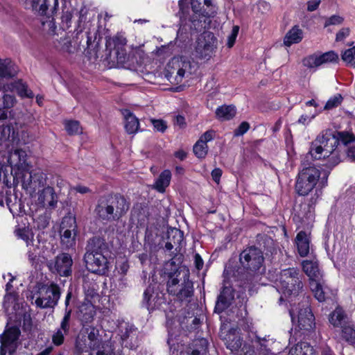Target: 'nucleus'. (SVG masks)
Listing matches in <instances>:
<instances>
[{
	"instance_id": "54",
	"label": "nucleus",
	"mask_w": 355,
	"mask_h": 355,
	"mask_svg": "<svg viewBox=\"0 0 355 355\" xmlns=\"http://www.w3.org/2000/svg\"><path fill=\"white\" fill-rule=\"evenodd\" d=\"M67 333H64L61 329H58L57 331L52 336V342L54 345L59 346L64 343V335Z\"/></svg>"
},
{
	"instance_id": "21",
	"label": "nucleus",
	"mask_w": 355,
	"mask_h": 355,
	"mask_svg": "<svg viewBox=\"0 0 355 355\" xmlns=\"http://www.w3.org/2000/svg\"><path fill=\"white\" fill-rule=\"evenodd\" d=\"M96 314L94 306L89 301H84L79 306L78 315L81 322L88 324L93 321Z\"/></svg>"
},
{
	"instance_id": "20",
	"label": "nucleus",
	"mask_w": 355,
	"mask_h": 355,
	"mask_svg": "<svg viewBox=\"0 0 355 355\" xmlns=\"http://www.w3.org/2000/svg\"><path fill=\"white\" fill-rule=\"evenodd\" d=\"M303 271L309 277V284L313 282L321 281L322 274L316 261L304 260L302 263Z\"/></svg>"
},
{
	"instance_id": "4",
	"label": "nucleus",
	"mask_w": 355,
	"mask_h": 355,
	"mask_svg": "<svg viewBox=\"0 0 355 355\" xmlns=\"http://www.w3.org/2000/svg\"><path fill=\"white\" fill-rule=\"evenodd\" d=\"M277 286L285 296L297 295L303 288L299 270L294 268L283 270Z\"/></svg>"
},
{
	"instance_id": "18",
	"label": "nucleus",
	"mask_w": 355,
	"mask_h": 355,
	"mask_svg": "<svg viewBox=\"0 0 355 355\" xmlns=\"http://www.w3.org/2000/svg\"><path fill=\"white\" fill-rule=\"evenodd\" d=\"M110 203L113 207V214L115 220H118L129 209V203L126 199L120 195H116L109 198Z\"/></svg>"
},
{
	"instance_id": "56",
	"label": "nucleus",
	"mask_w": 355,
	"mask_h": 355,
	"mask_svg": "<svg viewBox=\"0 0 355 355\" xmlns=\"http://www.w3.org/2000/svg\"><path fill=\"white\" fill-rule=\"evenodd\" d=\"M239 31V26H234L232 30V33L230 35L228 36L227 38V46L229 48H231L234 46L236 38L238 35Z\"/></svg>"
},
{
	"instance_id": "50",
	"label": "nucleus",
	"mask_w": 355,
	"mask_h": 355,
	"mask_svg": "<svg viewBox=\"0 0 355 355\" xmlns=\"http://www.w3.org/2000/svg\"><path fill=\"white\" fill-rule=\"evenodd\" d=\"M71 310L65 309V313L60 322V326L59 329H61L64 333H67L69 331L70 327V320H71Z\"/></svg>"
},
{
	"instance_id": "30",
	"label": "nucleus",
	"mask_w": 355,
	"mask_h": 355,
	"mask_svg": "<svg viewBox=\"0 0 355 355\" xmlns=\"http://www.w3.org/2000/svg\"><path fill=\"white\" fill-rule=\"evenodd\" d=\"M208 343L205 338L195 340L191 347H188L187 355H201L205 353L207 349Z\"/></svg>"
},
{
	"instance_id": "9",
	"label": "nucleus",
	"mask_w": 355,
	"mask_h": 355,
	"mask_svg": "<svg viewBox=\"0 0 355 355\" xmlns=\"http://www.w3.org/2000/svg\"><path fill=\"white\" fill-rule=\"evenodd\" d=\"M240 262L247 270L255 272L262 266L263 256L257 248L250 247L244 250L240 254Z\"/></svg>"
},
{
	"instance_id": "39",
	"label": "nucleus",
	"mask_w": 355,
	"mask_h": 355,
	"mask_svg": "<svg viewBox=\"0 0 355 355\" xmlns=\"http://www.w3.org/2000/svg\"><path fill=\"white\" fill-rule=\"evenodd\" d=\"M14 87L16 89L19 96L22 98H33L34 97V94L33 92L28 89L27 85L23 83L21 80L15 82Z\"/></svg>"
},
{
	"instance_id": "46",
	"label": "nucleus",
	"mask_w": 355,
	"mask_h": 355,
	"mask_svg": "<svg viewBox=\"0 0 355 355\" xmlns=\"http://www.w3.org/2000/svg\"><path fill=\"white\" fill-rule=\"evenodd\" d=\"M58 44L59 45L57 46V48L59 49L60 51L69 53L73 52L75 48L73 46L71 41L69 37L61 38Z\"/></svg>"
},
{
	"instance_id": "59",
	"label": "nucleus",
	"mask_w": 355,
	"mask_h": 355,
	"mask_svg": "<svg viewBox=\"0 0 355 355\" xmlns=\"http://www.w3.org/2000/svg\"><path fill=\"white\" fill-rule=\"evenodd\" d=\"M114 51L118 62L123 63L126 61L127 53L125 48Z\"/></svg>"
},
{
	"instance_id": "25",
	"label": "nucleus",
	"mask_w": 355,
	"mask_h": 355,
	"mask_svg": "<svg viewBox=\"0 0 355 355\" xmlns=\"http://www.w3.org/2000/svg\"><path fill=\"white\" fill-rule=\"evenodd\" d=\"M347 315L345 311L340 307L336 308L329 315V322L336 327H341L349 324L347 322Z\"/></svg>"
},
{
	"instance_id": "51",
	"label": "nucleus",
	"mask_w": 355,
	"mask_h": 355,
	"mask_svg": "<svg viewBox=\"0 0 355 355\" xmlns=\"http://www.w3.org/2000/svg\"><path fill=\"white\" fill-rule=\"evenodd\" d=\"M168 239L171 240L175 245H180L183 240V234L181 231L173 229L168 232Z\"/></svg>"
},
{
	"instance_id": "3",
	"label": "nucleus",
	"mask_w": 355,
	"mask_h": 355,
	"mask_svg": "<svg viewBox=\"0 0 355 355\" xmlns=\"http://www.w3.org/2000/svg\"><path fill=\"white\" fill-rule=\"evenodd\" d=\"M167 292L179 300H187L193 293V282L189 279L188 271L175 270L168 275Z\"/></svg>"
},
{
	"instance_id": "47",
	"label": "nucleus",
	"mask_w": 355,
	"mask_h": 355,
	"mask_svg": "<svg viewBox=\"0 0 355 355\" xmlns=\"http://www.w3.org/2000/svg\"><path fill=\"white\" fill-rule=\"evenodd\" d=\"M345 19L340 15H333L325 18L324 27L327 28L329 26H340L343 24Z\"/></svg>"
},
{
	"instance_id": "22",
	"label": "nucleus",
	"mask_w": 355,
	"mask_h": 355,
	"mask_svg": "<svg viewBox=\"0 0 355 355\" xmlns=\"http://www.w3.org/2000/svg\"><path fill=\"white\" fill-rule=\"evenodd\" d=\"M96 211L98 216L103 220H115L113 207L110 203L109 198L105 200H101L96 208Z\"/></svg>"
},
{
	"instance_id": "26",
	"label": "nucleus",
	"mask_w": 355,
	"mask_h": 355,
	"mask_svg": "<svg viewBox=\"0 0 355 355\" xmlns=\"http://www.w3.org/2000/svg\"><path fill=\"white\" fill-rule=\"evenodd\" d=\"M125 117V129L128 134H135L139 127L138 119L134 116L129 110H125L123 112Z\"/></svg>"
},
{
	"instance_id": "16",
	"label": "nucleus",
	"mask_w": 355,
	"mask_h": 355,
	"mask_svg": "<svg viewBox=\"0 0 355 355\" xmlns=\"http://www.w3.org/2000/svg\"><path fill=\"white\" fill-rule=\"evenodd\" d=\"M37 204L42 207L54 208L58 202L57 195L51 186H45L37 191Z\"/></svg>"
},
{
	"instance_id": "40",
	"label": "nucleus",
	"mask_w": 355,
	"mask_h": 355,
	"mask_svg": "<svg viewBox=\"0 0 355 355\" xmlns=\"http://www.w3.org/2000/svg\"><path fill=\"white\" fill-rule=\"evenodd\" d=\"M70 230V232H77V225L75 217L72 216H67L62 218L60 224V230Z\"/></svg>"
},
{
	"instance_id": "58",
	"label": "nucleus",
	"mask_w": 355,
	"mask_h": 355,
	"mask_svg": "<svg viewBox=\"0 0 355 355\" xmlns=\"http://www.w3.org/2000/svg\"><path fill=\"white\" fill-rule=\"evenodd\" d=\"M350 29L349 28L345 27L342 28L338 31V32L336 35V41L341 42L343 41L346 37L349 35Z\"/></svg>"
},
{
	"instance_id": "29",
	"label": "nucleus",
	"mask_w": 355,
	"mask_h": 355,
	"mask_svg": "<svg viewBox=\"0 0 355 355\" xmlns=\"http://www.w3.org/2000/svg\"><path fill=\"white\" fill-rule=\"evenodd\" d=\"M288 355H314V349L309 343L300 342L290 349Z\"/></svg>"
},
{
	"instance_id": "6",
	"label": "nucleus",
	"mask_w": 355,
	"mask_h": 355,
	"mask_svg": "<svg viewBox=\"0 0 355 355\" xmlns=\"http://www.w3.org/2000/svg\"><path fill=\"white\" fill-rule=\"evenodd\" d=\"M191 73L189 60L184 57H174L166 65L165 76L171 83L180 84L186 75Z\"/></svg>"
},
{
	"instance_id": "61",
	"label": "nucleus",
	"mask_w": 355,
	"mask_h": 355,
	"mask_svg": "<svg viewBox=\"0 0 355 355\" xmlns=\"http://www.w3.org/2000/svg\"><path fill=\"white\" fill-rule=\"evenodd\" d=\"M250 128V125L247 122H242L239 128L235 131V135H243L245 134Z\"/></svg>"
},
{
	"instance_id": "28",
	"label": "nucleus",
	"mask_w": 355,
	"mask_h": 355,
	"mask_svg": "<svg viewBox=\"0 0 355 355\" xmlns=\"http://www.w3.org/2000/svg\"><path fill=\"white\" fill-rule=\"evenodd\" d=\"M171 180V171L169 170H164L155 182L153 188L159 193H164L166 188L169 186Z\"/></svg>"
},
{
	"instance_id": "43",
	"label": "nucleus",
	"mask_w": 355,
	"mask_h": 355,
	"mask_svg": "<svg viewBox=\"0 0 355 355\" xmlns=\"http://www.w3.org/2000/svg\"><path fill=\"white\" fill-rule=\"evenodd\" d=\"M15 234L17 238L24 240L27 245H29L30 243L33 242V234L28 229L25 227L18 228L15 230Z\"/></svg>"
},
{
	"instance_id": "62",
	"label": "nucleus",
	"mask_w": 355,
	"mask_h": 355,
	"mask_svg": "<svg viewBox=\"0 0 355 355\" xmlns=\"http://www.w3.org/2000/svg\"><path fill=\"white\" fill-rule=\"evenodd\" d=\"M67 184L66 181L63 180L60 176L59 175H55L52 178L51 184L52 185H56L59 188H62L65 186Z\"/></svg>"
},
{
	"instance_id": "60",
	"label": "nucleus",
	"mask_w": 355,
	"mask_h": 355,
	"mask_svg": "<svg viewBox=\"0 0 355 355\" xmlns=\"http://www.w3.org/2000/svg\"><path fill=\"white\" fill-rule=\"evenodd\" d=\"M319 197H320V193L318 192V191H316L315 193H314L313 196H312L311 198L310 199V202L308 205L309 210V216H307V218H311L313 216V214H312V211L311 209H312V206L316 203Z\"/></svg>"
},
{
	"instance_id": "13",
	"label": "nucleus",
	"mask_w": 355,
	"mask_h": 355,
	"mask_svg": "<svg viewBox=\"0 0 355 355\" xmlns=\"http://www.w3.org/2000/svg\"><path fill=\"white\" fill-rule=\"evenodd\" d=\"M20 330L17 327L8 328L1 337L0 355H12L15 352Z\"/></svg>"
},
{
	"instance_id": "27",
	"label": "nucleus",
	"mask_w": 355,
	"mask_h": 355,
	"mask_svg": "<svg viewBox=\"0 0 355 355\" xmlns=\"http://www.w3.org/2000/svg\"><path fill=\"white\" fill-rule=\"evenodd\" d=\"M303 38L302 31L297 26L293 27L285 35L284 44L290 46L293 44L299 43Z\"/></svg>"
},
{
	"instance_id": "44",
	"label": "nucleus",
	"mask_w": 355,
	"mask_h": 355,
	"mask_svg": "<svg viewBox=\"0 0 355 355\" xmlns=\"http://www.w3.org/2000/svg\"><path fill=\"white\" fill-rule=\"evenodd\" d=\"M193 153L198 158H205L207 154L208 146L202 141L198 140L193 146Z\"/></svg>"
},
{
	"instance_id": "32",
	"label": "nucleus",
	"mask_w": 355,
	"mask_h": 355,
	"mask_svg": "<svg viewBox=\"0 0 355 355\" xmlns=\"http://www.w3.org/2000/svg\"><path fill=\"white\" fill-rule=\"evenodd\" d=\"M41 15L40 22L42 31L47 35L53 36L58 35L56 33L57 27L54 19L51 16Z\"/></svg>"
},
{
	"instance_id": "52",
	"label": "nucleus",
	"mask_w": 355,
	"mask_h": 355,
	"mask_svg": "<svg viewBox=\"0 0 355 355\" xmlns=\"http://www.w3.org/2000/svg\"><path fill=\"white\" fill-rule=\"evenodd\" d=\"M343 97L340 94H337L334 97L329 98L326 103L324 109L331 110L334 107H338L342 102Z\"/></svg>"
},
{
	"instance_id": "64",
	"label": "nucleus",
	"mask_w": 355,
	"mask_h": 355,
	"mask_svg": "<svg viewBox=\"0 0 355 355\" xmlns=\"http://www.w3.org/2000/svg\"><path fill=\"white\" fill-rule=\"evenodd\" d=\"M221 175H222V170L219 168H214L211 171L212 179L216 183H219Z\"/></svg>"
},
{
	"instance_id": "57",
	"label": "nucleus",
	"mask_w": 355,
	"mask_h": 355,
	"mask_svg": "<svg viewBox=\"0 0 355 355\" xmlns=\"http://www.w3.org/2000/svg\"><path fill=\"white\" fill-rule=\"evenodd\" d=\"M89 339L90 340L89 346V348L91 349V350L94 352L96 349H97V351L95 353L92 352L89 355H109V354L105 352L104 350L98 349V347H96V345L98 343V340H91L90 336H89Z\"/></svg>"
},
{
	"instance_id": "19",
	"label": "nucleus",
	"mask_w": 355,
	"mask_h": 355,
	"mask_svg": "<svg viewBox=\"0 0 355 355\" xmlns=\"http://www.w3.org/2000/svg\"><path fill=\"white\" fill-rule=\"evenodd\" d=\"M234 299L233 289L231 286H224L215 306V309L220 313L227 309Z\"/></svg>"
},
{
	"instance_id": "12",
	"label": "nucleus",
	"mask_w": 355,
	"mask_h": 355,
	"mask_svg": "<svg viewBox=\"0 0 355 355\" xmlns=\"http://www.w3.org/2000/svg\"><path fill=\"white\" fill-rule=\"evenodd\" d=\"M289 314L292 322H297L300 329L311 331L315 327L314 316L308 306L298 311L293 307L290 309Z\"/></svg>"
},
{
	"instance_id": "42",
	"label": "nucleus",
	"mask_w": 355,
	"mask_h": 355,
	"mask_svg": "<svg viewBox=\"0 0 355 355\" xmlns=\"http://www.w3.org/2000/svg\"><path fill=\"white\" fill-rule=\"evenodd\" d=\"M302 64L304 67L310 69H316L317 67L321 66L320 60L319 59L318 55L317 54H313L304 58L302 60Z\"/></svg>"
},
{
	"instance_id": "63",
	"label": "nucleus",
	"mask_w": 355,
	"mask_h": 355,
	"mask_svg": "<svg viewBox=\"0 0 355 355\" xmlns=\"http://www.w3.org/2000/svg\"><path fill=\"white\" fill-rule=\"evenodd\" d=\"M214 135V132L212 130H209L205 132L198 140L203 141L207 144V143L213 139Z\"/></svg>"
},
{
	"instance_id": "41",
	"label": "nucleus",
	"mask_w": 355,
	"mask_h": 355,
	"mask_svg": "<svg viewBox=\"0 0 355 355\" xmlns=\"http://www.w3.org/2000/svg\"><path fill=\"white\" fill-rule=\"evenodd\" d=\"M64 128L67 133L70 135L81 133L82 130L80 123L78 121L68 120L64 122Z\"/></svg>"
},
{
	"instance_id": "5",
	"label": "nucleus",
	"mask_w": 355,
	"mask_h": 355,
	"mask_svg": "<svg viewBox=\"0 0 355 355\" xmlns=\"http://www.w3.org/2000/svg\"><path fill=\"white\" fill-rule=\"evenodd\" d=\"M47 175L40 168L28 171L16 178V184L21 183L22 188L31 196L46 185Z\"/></svg>"
},
{
	"instance_id": "38",
	"label": "nucleus",
	"mask_w": 355,
	"mask_h": 355,
	"mask_svg": "<svg viewBox=\"0 0 355 355\" xmlns=\"http://www.w3.org/2000/svg\"><path fill=\"white\" fill-rule=\"evenodd\" d=\"M342 338L348 343L355 347V329L349 323L343 327Z\"/></svg>"
},
{
	"instance_id": "15",
	"label": "nucleus",
	"mask_w": 355,
	"mask_h": 355,
	"mask_svg": "<svg viewBox=\"0 0 355 355\" xmlns=\"http://www.w3.org/2000/svg\"><path fill=\"white\" fill-rule=\"evenodd\" d=\"M164 294L155 291L154 287L149 286L144 293L142 304L148 311L159 308L164 303Z\"/></svg>"
},
{
	"instance_id": "24",
	"label": "nucleus",
	"mask_w": 355,
	"mask_h": 355,
	"mask_svg": "<svg viewBox=\"0 0 355 355\" xmlns=\"http://www.w3.org/2000/svg\"><path fill=\"white\" fill-rule=\"evenodd\" d=\"M295 244L300 257H304L309 253L310 239L304 231H300L295 237Z\"/></svg>"
},
{
	"instance_id": "37",
	"label": "nucleus",
	"mask_w": 355,
	"mask_h": 355,
	"mask_svg": "<svg viewBox=\"0 0 355 355\" xmlns=\"http://www.w3.org/2000/svg\"><path fill=\"white\" fill-rule=\"evenodd\" d=\"M17 103L15 96L10 94H3L0 98V111H6L12 108Z\"/></svg>"
},
{
	"instance_id": "33",
	"label": "nucleus",
	"mask_w": 355,
	"mask_h": 355,
	"mask_svg": "<svg viewBox=\"0 0 355 355\" xmlns=\"http://www.w3.org/2000/svg\"><path fill=\"white\" fill-rule=\"evenodd\" d=\"M61 245L63 248L70 249L76 245V236L77 232H70V230L60 231Z\"/></svg>"
},
{
	"instance_id": "34",
	"label": "nucleus",
	"mask_w": 355,
	"mask_h": 355,
	"mask_svg": "<svg viewBox=\"0 0 355 355\" xmlns=\"http://www.w3.org/2000/svg\"><path fill=\"white\" fill-rule=\"evenodd\" d=\"M225 344L227 349L232 352H236L242 346V339L240 336L235 334L234 331H230L227 335Z\"/></svg>"
},
{
	"instance_id": "36",
	"label": "nucleus",
	"mask_w": 355,
	"mask_h": 355,
	"mask_svg": "<svg viewBox=\"0 0 355 355\" xmlns=\"http://www.w3.org/2000/svg\"><path fill=\"white\" fill-rule=\"evenodd\" d=\"M323 279L321 281L313 282L310 284V288L313 292L314 297L319 302H324L326 299L325 292L323 288Z\"/></svg>"
},
{
	"instance_id": "7",
	"label": "nucleus",
	"mask_w": 355,
	"mask_h": 355,
	"mask_svg": "<svg viewBox=\"0 0 355 355\" xmlns=\"http://www.w3.org/2000/svg\"><path fill=\"white\" fill-rule=\"evenodd\" d=\"M320 176L319 169L310 166L304 168L298 175L295 190L300 196H306L315 187Z\"/></svg>"
},
{
	"instance_id": "1",
	"label": "nucleus",
	"mask_w": 355,
	"mask_h": 355,
	"mask_svg": "<svg viewBox=\"0 0 355 355\" xmlns=\"http://www.w3.org/2000/svg\"><path fill=\"white\" fill-rule=\"evenodd\" d=\"M354 140L355 137L351 133L327 129L311 142L308 154L314 159H327L330 166H335L341 161L340 141L345 146Z\"/></svg>"
},
{
	"instance_id": "31",
	"label": "nucleus",
	"mask_w": 355,
	"mask_h": 355,
	"mask_svg": "<svg viewBox=\"0 0 355 355\" xmlns=\"http://www.w3.org/2000/svg\"><path fill=\"white\" fill-rule=\"evenodd\" d=\"M127 40L122 35H116L113 37L106 39V48L110 52L119 49H124L126 45Z\"/></svg>"
},
{
	"instance_id": "35",
	"label": "nucleus",
	"mask_w": 355,
	"mask_h": 355,
	"mask_svg": "<svg viewBox=\"0 0 355 355\" xmlns=\"http://www.w3.org/2000/svg\"><path fill=\"white\" fill-rule=\"evenodd\" d=\"M216 114L223 120H230L236 114V109L233 105H223L216 109Z\"/></svg>"
},
{
	"instance_id": "14",
	"label": "nucleus",
	"mask_w": 355,
	"mask_h": 355,
	"mask_svg": "<svg viewBox=\"0 0 355 355\" xmlns=\"http://www.w3.org/2000/svg\"><path fill=\"white\" fill-rule=\"evenodd\" d=\"M72 263L71 257L67 253H62L58 255L54 261H49L48 266L52 272L67 277L71 273Z\"/></svg>"
},
{
	"instance_id": "49",
	"label": "nucleus",
	"mask_w": 355,
	"mask_h": 355,
	"mask_svg": "<svg viewBox=\"0 0 355 355\" xmlns=\"http://www.w3.org/2000/svg\"><path fill=\"white\" fill-rule=\"evenodd\" d=\"M318 57L320 60L321 65L326 63L336 62L338 60V54L333 51L318 55Z\"/></svg>"
},
{
	"instance_id": "48",
	"label": "nucleus",
	"mask_w": 355,
	"mask_h": 355,
	"mask_svg": "<svg viewBox=\"0 0 355 355\" xmlns=\"http://www.w3.org/2000/svg\"><path fill=\"white\" fill-rule=\"evenodd\" d=\"M47 0H32L33 9L38 12L40 15L46 14L48 9Z\"/></svg>"
},
{
	"instance_id": "2",
	"label": "nucleus",
	"mask_w": 355,
	"mask_h": 355,
	"mask_svg": "<svg viewBox=\"0 0 355 355\" xmlns=\"http://www.w3.org/2000/svg\"><path fill=\"white\" fill-rule=\"evenodd\" d=\"M84 255L87 269L95 274L105 275L108 271V246L104 239L93 237L88 240Z\"/></svg>"
},
{
	"instance_id": "55",
	"label": "nucleus",
	"mask_w": 355,
	"mask_h": 355,
	"mask_svg": "<svg viewBox=\"0 0 355 355\" xmlns=\"http://www.w3.org/2000/svg\"><path fill=\"white\" fill-rule=\"evenodd\" d=\"M150 121L157 131L164 132L166 130L167 125L164 121L162 119H151Z\"/></svg>"
},
{
	"instance_id": "45",
	"label": "nucleus",
	"mask_w": 355,
	"mask_h": 355,
	"mask_svg": "<svg viewBox=\"0 0 355 355\" xmlns=\"http://www.w3.org/2000/svg\"><path fill=\"white\" fill-rule=\"evenodd\" d=\"M342 59L347 64L355 67V46L345 51Z\"/></svg>"
},
{
	"instance_id": "10",
	"label": "nucleus",
	"mask_w": 355,
	"mask_h": 355,
	"mask_svg": "<svg viewBox=\"0 0 355 355\" xmlns=\"http://www.w3.org/2000/svg\"><path fill=\"white\" fill-rule=\"evenodd\" d=\"M8 162L11 167L14 182H15L16 178L30 170V166L27 162V154L21 149H15L11 151L9 153Z\"/></svg>"
},
{
	"instance_id": "53",
	"label": "nucleus",
	"mask_w": 355,
	"mask_h": 355,
	"mask_svg": "<svg viewBox=\"0 0 355 355\" xmlns=\"http://www.w3.org/2000/svg\"><path fill=\"white\" fill-rule=\"evenodd\" d=\"M71 18L72 14L70 11L63 12L61 17V24L63 30H67L71 26Z\"/></svg>"
},
{
	"instance_id": "23",
	"label": "nucleus",
	"mask_w": 355,
	"mask_h": 355,
	"mask_svg": "<svg viewBox=\"0 0 355 355\" xmlns=\"http://www.w3.org/2000/svg\"><path fill=\"white\" fill-rule=\"evenodd\" d=\"M17 66L10 60H0V80L8 79L17 76L18 73ZM1 85L0 84V87Z\"/></svg>"
},
{
	"instance_id": "8",
	"label": "nucleus",
	"mask_w": 355,
	"mask_h": 355,
	"mask_svg": "<svg viewBox=\"0 0 355 355\" xmlns=\"http://www.w3.org/2000/svg\"><path fill=\"white\" fill-rule=\"evenodd\" d=\"M60 297L59 286L55 284L42 286L38 291L35 299L36 306L41 309L54 308Z\"/></svg>"
},
{
	"instance_id": "11",
	"label": "nucleus",
	"mask_w": 355,
	"mask_h": 355,
	"mask_svg": "<svg viewBox=\"0 0 355 355\" xmlns=\"http://www.w3.org/2000/svg\"><path fill=\"white\" fill-rule=\"evenodd\" d=\"M217 40L211 32L202 33L197 41L196 52L197 56L201 59L209 60L216 48Z\"/></svg>"
},
{
	"instance_id": "17",
	"label": "nucleus",
	"mask_w": 355,
	"mask_h": 355,
	"mask_svg": "<svg viewBox=\"0 0 355 355\" xmlns=\"http://www.w3.org/2000/svg\"><path fill=\"white\" fill-rule=\"evenodd\" d=\"M191 4L193 11L199 16L209 18L216 13L211 0H191Z\"/></svg>"
}]
</instances>
